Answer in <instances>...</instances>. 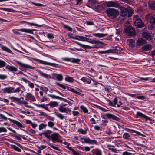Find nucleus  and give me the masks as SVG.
<instances>
[{"mask_svg":"<svg viewBox=\"0 0 155 155\" xmlns=\"http://www.w3.org/2000/svg\"><path fill=\"white\" fill-rule=\"evenodd\" d=\"M139 19H141L138 15H134L133 17V19L134 21H137Z\"/></svg>","mask_w":155,"mask_h":155,"instance_id":"nucleus-50","label":"nucleus"},{"mask_svg":"<svg viewBox=\"0 0 155 155\" xmlns=\"http://www.w3.org/2000/svg\"><path fill=\"white\" fill-rule=\"evenodd\" d=\"M52 76L56 78L57 80L61 81L63 80V77L61 74H58L56 73H53L52 74Z\"/></svg>","mask_w":155,"mask_h":155,"instance_id":"nucleus-20","label":"nucleus"},{"mask_svg":"<svg viewBox=\"0 0 155 155\" xmlns=\"http://www.w3.org/2000/svg\"><path fill=\"white\" fill-rule=\"evenodd\" d=\"M62 60L64 61H70L72 63H78L80 61L79 59H75L74 58H62Z\"/></svg>","mask_w":155,"mask_h":155,"instance_id":"nucleus-10","label":"nucleus"},{"mask_svg":"<svg viewBox=\"0 0 155 155\" xmlns=\"http://www.w3.org/2000/svg\"><path fill=\"white\" fill-rule=\"evenodd\" d=\"M7 130L6 128L3 127H0V133L3 132H7Z\"/></svg>","mask_w":155,"mask_h":155,"instance_id":"nucleus-57","label":"nucleus"},{"mask_svg":"<svg viewBox=\"0 0 155 155\" xmlns=\"http://www.w3.org/2000/svg\"><path fill=\"white\" fill-rule=\"evenodd\" d=\"M150 6L152 10H155V2H153L152 3L150 4Z\"/></svg>","mask_w":155,"mask_h":155,"instance_id":"nucleus-48","label":"nucleus"},{"mask_svg":"<svg viewBox=\"0 0 155 155\" xmlns=\"http://www.w3.org/2000/svg\"><path fill=\"white\" fill-rule=\"evenodd\" d=\"M146 43V41L142 38H139L137 42V45L140 46L144 45Z\"/></svg>","mask_w":155,"mask_h":155,"instance_id":"nucleus-21","label":"nucleus"},{"mask_svg":"<svg viewBox=\"0 0 155 155\" xmlns=\"http://www.w3.org/2000/svg\"><path fill=\"white\" fill-rule=\"evenodd\" d=\"M127 45H129V49L130 50H131L135 47V42L133 39H128L127 40Z\"/></svg>","mask_w":155,"mask_h":155,"instance_id":"nucleus-7","label":"nucleus"},{"mask_svg":"<svg viewBox=\"0 0 155 155\" xmlns=\"http://www.w3.org/2000/svg\"><path fill=\"white\" fill-rule=\"evenodd\" d=\"M6 64L5 62L0 59V68L5 67Z\"/></svg>","mask_w":155,"mask_h":155,"instance_id":"nucleus-41","label":"nucleus"},{"mask_svg":"<svg viewBox=\"0 0 155 155\" xmlns=\"http://www.w3.org/2000/svg\"><path fill=\"white\" fill-rule=\"evenodd\" d=\"M11 148L14 149L15 151H18L19 152H21V150L20 149L19 147H17L16 146L13 145H11Z\"/></svg>","mask_w":155,"mask_h":155,"instance_id":"nucleus-33","label":"nucleus"},{"mask_svg":"<svg viewBox=\"0 0 155 155\" xmlns=\"http://www.w3.org/2000/svg\"><path fill=\"white\" fill-rule=\"evenodd\" d=\"M13 87H10L4 88L3 90L4 93H13Z\"/></svg>","mask_w":155,"mask_h":155,"instance_id":"nucleus-19","label":"nucleus"},{"mask_svg":"<svg viewBox=\"0 0 155 155\" xmlns=\"http://www.w3.org/2000/svg\"><path fill=\"white\" fill-rule=\"evenodd\" d=\"M107 5L108 7H113L119 8L120 10V15L122 17H125L128 13V17H130L133 13V10L129 6L126 8L124 6H120V5L117 2L110 1L107 2Z\"/></svg>","mask_w":155,"mask_h":155,"instance_id":"nucleus-1","label":"nucleus"},{"mask_svg":"<svg viewBox=\"0 0 155 155\" xmlns=\"http://www.w3.org/2000/svg\"><path fill=\"white\" fill-rule=\"evenodd\" d=\"M49 96L54 99H61L60 97L58 96H56L54 95L48 94Z\"/></svg>","mask_w":155,"mask_h":155,"instance_id":"nucleus-52","label":"nucleus"},{"mask_svg":"<svg viewBox=\"0 0 155 155\" xmlns=\"http://www.w3.org/2000/svg\"><path fill=\"white\" fill-rule=\"evenodd\" d=\"M146 18L149 19L151 23L155 25V15H152L150 14H148L145 16Z\"/></svg>","mask_w":155,"mask_h":155,"instance_id":"nucleus-9","label":"nucleus"},{"mask_svg":"<svg viewBox=\"0 0 155 155\" xmlns=\"http://www.w3.org/2000/svg\"><path fill=\"white\" fill-rule=\"evenodd\" d=\"M81 80L86 84H90L91 82V80H93L90 77H83Z\"/></svg>","mask_w":155,"mask_h":155,"instance_id":"nucleus-16","label":"nucleus"},{"mask_svg":"<svg viewBox=\"0 0 155 155\" xmlns=\"http://www.w3.org/2000/svg\"><path fill=\"white\" fill-rule=\"evenodd\" d=\"M80 38L81 41H87L90 40V39L89 38H87L86 37L83 36H80Z\"/></svg>","mask_w":155,"mask_h":155,"instance_id":"nucleus-46","label":"nucleus"},{"mask_svg":"<svg viewBox=\"0 0 155 155\" xmlns=\"http://www.w3.org/2000/svg\"><path fill=\"white\" fill-rule=\"evenodd\" d=\"M41 89L46 93L48 91V89L46 87H42Z\"/></svg>","mask_w":155,"mask_h":155,"instance_id":"nucleus-64","label":"nucleus"},{"mask_svg":"<svg viewBox=\"0 0 155 155\" xmlns=\"http://www.w3.org/2000/svg\"><path fill=\"white\" fill-rule=\"evenodd\" d=\"M3 51L9 53H11L12 51L8 47L5 46H2L1 47Z\"/></svg>","mask_w":155,"mask_h":155,"instance_id":"nucleus-37","label":"nucleus"},{"mask_svg":"<svg viewBox=\"0 0 155 155\" xmlns=\"http://www.w3.org/2000/svg\"><path fill=\"white\" fill-rule=\"evenodd\" d=\"M7 76L5 75L0 74V79H5L7 78Z\"/></svg>","mask_w":155,"mask_h":155,"instance_id":"nucleus-59","label":"nucleus"},{"mask_svg":"<svg viewBox=\"0 0 155 155\" xmlns=\"http://www.w3.org/2000/svg\"><path fill=\"white\" fill-rule=\"evenodd\" d=\"M130 137V134L127 132L124 133L123 135V138L126 140L129 139Z\"/></svg>","mask_w":155,"mask_h":155,"instance_id":"nucleus-38","label":"nucleus"},{"mask_svg":"<svg viewBox=\"0 0 155 155\" xmlns=\"http://www.w3.org/2000/svg\"><path fill=\"white\" fill-rule=\"evenodd\" d=\"M21 103L23 104H24L25 105V106L28 108H33V107H31V106H29L27 105V104H28V102L27 101H22V103Z\"/></svg>","mask_w":155,"mask_h":155,"instance_id":"nucleus-47","label":"nucleus"},{"mask_svg":"<svg viewBox=\"0 0 155 155\" xmlns=\"http://www.w3.org/2000/svg\"><path fill=\"white\" fill-rule=\"evenodd\" d=\"M46 117L49 120L51 121H53L54 120V118L53 117H52L51 116L47 115Z\"/></svg>","mask_w":155,"mask_h":155,"instance_id":"nucleus-56","label":"nucleus"},{"mask_svg":"<svg viewBox=\"0 0 155 155\" xmlns=\"http://www.w3.org/2000/svg\"><path fill=\"white\" fill-rule=\"evenodd\" d=\"M28 86L32 88H34V83L31 82L30 81H29V82H28Z\"/></svg>","mask_w":155,"mask_h":155,"instance_id":"nucleus-58","label":"nucleus"},{"mask_svg":"<svg viewBox=\"0 0 155 155\" xmlns=\"http://www.w3.org/2000/svg\"><path fill=\"white\" fill-rule=\"evenodd\" d=\"M144 115L142 113L140 112H137L136 113V118H137L138 117H143L144 116Z\"/></svg>","mask_w":155,"mask_h":155,"instance_id":"nucleus-44","label":"nucleus"},{"mask_svg":"<svg viewBox=\"0 0 155 155\" xmlns=\"http://www.w3.org/2000/svg\"><path fill=\"white\" fill-rule=\"evenodd\" d=\"M137 12L140 13H141L143 12V9L142 7H139L137 8Z\"/></svg>","mask_w":155,"mask_h":155,"instance_id":"nucleus-63","label":"nucleus"},{"mask_svg":"<svg viewBox=\"0 0 155 155\" xmlns=\"http://www.w3.org/2000/svg\"><path fill=\"white\" fill-rule=\"evenodd\" d=\"M47 125L44 123H42L39 125V129L40 130H41L45 128Z\"/></svg>","mask_w":155,"mask_h":155,"instance_id":"nucleus-42","label":"nucleus"},{"mask_svg":"<svg viewBox=\"0 0 155 155\" xmlns=\"http://www.w3.org/2000/svg\"><path fill=\"white\" fill-rule=\"evenodd\" d=\"M65 80L67 81L71 82L73 81L74 79L72 77L67 76L65 78Z\"/></svg>","mask_w":155,"mask_h":155,"instance_id":"nucleus-40","label":"nucleus"},{"mask_svg":"<svg viewBox=\"0 0 155 155\" xmlns=\"http://www.w3.org/2000/svg\"><path fill=\"white\" fill-rule=\"evenodd\" d=\"M52 133V132L51 131L48 130L46 131L43 133V134L46 138L50 139L51 138L50 134Z\"/></svg>","mask_w":155,"mask_h":155,"instance_id":"nucleus-26","label":"nucleus"},{"mask_svg":"<svg viewBox=\"0 0 155 155\" xmlns=\"http://www.w3.org/2000/svg\"><path fill=\"white\" fill-rule=\"evenodd\" d=\"M8 129H9V130H10V131H11L13 133H15L14 134V136H18L19 135H18L17 133L16 132V131L12 130V129L11 128H8Z\"/></svg>","mask_w":155,"mask_h":155,"instance_id":"nucleus-61","label":"nucleus"},{"mask_svg":"<svg viewBox=\"0 0 155 155\" xmlns=\"http://www.w3.org/2000/svg\"><path fill=\"white\" fill-rule=\"evenodd\" d=\"M34 104L37 107L43 108L48 111H50L48 107H47V105H48V104L45 105L44 104H37L35 103H34Z\"/></svg>","mask_w":155,"mask_h":155,"instance_id":"nucleus-22","label":"nucleus"},{"mask_svg":"<svg viewBox=\"0 0 155 155\" xmlns=\"http://www.w3.org/2000/svg\"><path fill=\"white\" fill-rule=\"evenodd\" d=\"M63 25L64 26V27L65 29H67L68 30L70 31H72V28L71 27H70V26L67 25L65 24H64Z\"/></svg>","mask_w":155,"mask_h":155,"instance_id":"nucleus-43","label":"nucleus"},{"mask_svg":"<svg viewBox=\"0 0 155 155\" xmlns=\"http://www.w3.org/2000/svg\"><path fill=\"white\" fill-rule=\"evenodd\" d=\"M151 48V46L149 44H147L143 46L142 48V49L143 50L147 51Z\"/></svg>","mask_w":155,"mask_h":155,"instance_id":"nucleus-29","label":"nucleus"},{"mask_svg":"<svg viewBox=\"0 0 155 155\" xmlns=\"http://www.w3.org/2000/svg\"><path fill=\"white\" fill-rule=\"evenodd\" d=\"M55 114L60 119L63 120L64 119V116L62 114L58 112H55Z\"/></svg>","mask_w":155,"mask_h":155,"instance_id":"nucleus-32","label":"nucleus"},{"mask_svg":"<svg viewBox=\"0 0 155 155\" xmlns=\"http://www.w3.org/2000/svg\"><path fill=\"white\" fill-rule=\"evenodd\" d=\"M107 101L108 102V104L109 106L113 107H116L115 105L117 103L118 100L117 98H115L112 101L109 99L107 100Z\"/></svg>","mask_w":155,"mask_h":155,"instance_id":"nucleus-14","label":"nucleus"},{"mask_svg":"<svg viewBox=\"0 0 155 155\" xmlns=\"http://www.w3.org/2000/svg\"><path fill=\"white\" fill-rule=\"evenodd\" d=\"M34 60L35 61H36L40 63L45 64V65H49L50 66H51L53 67H56V66L58 65V64L54 63H51L50 62H47L43 61H42L41 60L38 59L36 58H34Z\"/></svg>","mask_w":155,"mask_h":155,"instance_id":"nucleus-6","label":"nucleus"},{"mask_svg":"<svg viewBox=\"0 0 155 155\" xmlns=\"http://www.w3.org/2000/svg\"><path fill=\"white\" fill-rule=\"evenodd\" d=\"M48 105H50L51 107H55L57 106L58 104L56 101H50Z\"/></svg>","mask_w":155,"mask_h":155,"instance_id":"nucleus-34","label":"nucleus"},{"mask_svg":"<svg viewBox=\"0 0 155 155\" xmlns=\"http://www.w3.org/2000/svg\"><path fill=\"white\" fill-rule=\"evenodd\" d=\"M106 12L108 17L112 19L116 18L119 14L118 10L113 8L107 9L106 11Z\"/></svg>","mask_w":155,"mask_h":155,"instance_id":"nucleus-2","label":"nucleus"},{"mask_svg":"<svg viewBox=\"0 0 155 155\" xmlns=\"http://www.w3.org/2000/svg\"><path fill=\"white\" fill-rule=\"evenodd\" d=\"M134 23L137 28H142L144 26V23L141 19H139L137 21H134Z\"/></svg>","mask_w":155,"mask_h":155,"instance_id":"nucleus-13","label":"nucleus"},{"mask_svg":"<svg viewBox=\"0 0 155 155\" xmlns=\"http://www.w3.org/2000/svg\"><path fill=\"white\" fill-rule=\"evenodd\" d=\"M93 35L95 36L98 37H104L106 36L107 35V34H102V33H93Z\"/></svg>","mask_w":155,"mask_h":155,"instance_id":"nucleus-28","label":"nucleus"},{"mask_svg":"<svg viewBox=\"0 0 155 155\" xmlns=\"http://www.w3.org/2000/svg\"><path fill=\"white\" fill-rule=\"evenodd\" d=\"M38 73L40 74V75L42 76V77L46 78H50V76L49 75L45 73H44L41 71H38Z\"/></svg>","mask_w":155,"mask_h":155,"instance_id":"nucleus-36","label":"nucleus"},{"mask_svg":"<svg viewBox=\"0 0 155 155\" xmlns=\"http://www.w3.org/2000/svg\"><path fill=\"white\" fill-rule=\"evenodd\" d=\"M87 130H84L80 128L78 130V132L83 134H86Z\"/></svg>","mask_w":155,"mask_h":155,"instance_id":"nucleus-45","label":"nucleus"},{"mask_svg":"<svg viewBox=\"0 0 155 155\" xmlns=\"http://www.w3.org/2000/svg\"><path fill=\"white\" fill-rule=\"evenodd\" d=\"M66 147L72 152V154L73 155H79V153H78L76 151L74 150L71 147L68 146H67Z\"/></svg>","mask_w":155,"mask_h":155,"instance_id":"nucleus-30","label":"nucleus"},{"mask_svg":"<svg viewBox=\"0 0 155 155\" xmlns=\"http://www.w3.org/2000/svg\"><path fill=\"white\" fill-rule=\"evenodd\" d=\"M75 42L80 46H81L83 48L85 49H90L91 48H98L99 47L97 45H94L92 46H90L88 45H82L77 41H75Z\"/></svg>","mask_w":155,"mask_h":155,"instance_id":"nucleus-11","label":"nucleus"},{"mask_svg":"<svg viewBox=\"0 0 155 155\" xmlns=\"http://www.w3.org/2000/svg\"><path fill=\"white\" fill-rule=\"evenodd\" d=\"M138 99H141L143 100H144L146 99L145 97L143 96H138L136 97Z\"/></svg>","mask_w":155,"mask_h":155,"instance_id":"nucleus-62","label":"nucleus"},{"mask_svg":"<svg viewBox=\"0 0 155 155\" xmlns=\"http://www.w3.org/2000/svg\"><path fill=\"white\" fill-rule=\"evenodd\" d=\"M95 154L96 155H102L101 150L98 149H96L95 150Z\"/></svg>","mask_w":155,"mask_h":155,"instance_id":"nucleus-53","label":"nucleus"},{"mask_svg":"<svg viewBox=\"0 0 155 155\" xmlns=\"http://www.w3.org/2000/svg\"><path fill=\"white\" fill-rule=\"evenodd\" d=\"M58 109L60 112L67 113H68V108L64 107L63 106H60Z\"/></svg>","mask_w":155,"mask_h":155,"instance_id":"nucleus-27","label":"nucleus"},{"mask_svg":"<svg viewBox=\"0 0 155 155\" xmlns=\"http://www.w3.org/2000/svg\"><path fill=\"white\" fill-rule=\"evenodd\" d=\"M125 32L128 36H133L135 34L134 30L132 27L129 26L125 29Z\"/></svg>","mask_w":155,"mask_h":155,"instance_id":"nucleus-3","label":"nucleus"},{"mask_svg":"<svg viewBox=\"0 0 155 155\" xmlns=\"http://www.w3.org/2000/svg\"><path fill=\"white\" fill-rule=\"evenodd\" d=\"M15 61L21 67L24 68H29L32 69H34L35 68L32 67L30 65L26 64H24L17 60H15Z\"/></svg>","mask_w":155,"mask_h":155,"instance_id":"nucleus-5","label":"nucleus"},{"mask_svg":"<svg viewBox=\"0 0 155 155\" xmlns=\"http://www.w3.org/2000/svg\"><path fill=\"white\" fill-rule=\"evenodd\" d=\"M88 42L90 43H91L92 44H96L95 45H97L98 46V45L99 44L103 43L101 41H99L98 40H95L94 39L91 40V41H88Z\"/></svg>","mask_w":155,"mask_h":155,"instance_id":"nucleus-24","label":"nucleus"},{"mask_svg":"<svg viewBox=\"0 0 155 155\" xmlns=\"http://www.w3.org/2000/svg\"><path fill=\"white\" fill-rule=\"evenodd\" d=\"M5 68L11 72H16L18 71V69L16 67L8 65L6 66Z\"/></svg>","mask_w":155,"mask_h":155,"instance_id":"nucleus-17","label":"nucleus"},{"mask_svg":"<svg viewBox=\"0 0 155 155\" xmlns=\"http://www.w3.org/2000/svg\"><path fill=\"white\" fill-rule=\"evenodd\" d=\"M27 96L28 98H30L31 101H35V99L34 97L30 93H28L27 94Z\"/></svg>","mask_w":155,"mask_h":155,"instance_id":"nucleus-35","label":"nucleus"},{"mask_svg":"<svg viewBox=\"0 0 155 155\" xmlns=\"http://www.w3.org/2000/svg\"><path fill=\"white\" fill-rule=\"evenodd\" d=\"M108 53H119L120 51V50L119 48V49L116 48H114L113 49H110L108 50Z\"/></svg>","mask_w":155,"mask_h":155,"instance_id":"nucleus-25","label":"nucleus"},{"mask_svg":"<svg viewBox=\"0 0 155 155\" xmlns=\"http://www.w3.org/2000/svg\"><path fill=\"white\" fill-rule=\"evenodd\" d=\"M27 24H29L31 26H37L38 27H41L43 25H38L36 24H34L33 23H31L30 22L27 23Z\"/></svg>","mask_w":155,"mask_h":155,"instance_id":"nucleus-54","label":"nucleus"},{"mask_svg":"<svg viewBox=\"0 0 155 155\" xmlns=\"http://www.w3.org/2000/svg\"><path fill=\"white\" fill-rule=\"evenodd\" d=\"M142 37L144 38L147 40H150L151 39V37L148 33L146 32H143L142 33Z\"/></svg>","mask_w":155,"mask_h":155,"instance_id":"nucleus-18","label":"nucleus"},{"mask_svg":"<svg viewBox=\"0 0 155 155\" xmlns=\"http://www.w3.org/2000/svg\"><path fill=\"white\" fill-rule=\"evenodd\" d=\"M18 31H21L22 32L28 33H32L34 31H35L34 29H22L18 30Z\"/></svg>","mask_w":155,"mask_h":155,"instance_id":"nucleus-23","label":"nucleus"},{"mask_svg":"<svg viewBox=\"0 0 155 155\" xmlns=\"http://www.w3.org/2000/svg\"><path fill=\"white\" fill-rule=\"evenodd\" d=\"M50 147L51 148H53V149H54V150H57L59 151H61V150L60 149L58 148L57 147L54 146H53V145H52L51 144H50Z\"/></svg>","mask_w":155,"mask_h":155,"instance_id":"nucleus-60","label":"nucleus"},{"mask_svg":"<svg viewBox=\"0 0 155 155\" xmlns=\"http://www.w3.org/2000/svg\"><path fill=\"white\" fill-rule=\"evenodd\" d=\"M51 137L52 142L55 143V141H58V140L59 138V136L57 133H54L52 134Z\"/></svg>","mask_w":155,"mask_h":155,"instance_id":"nucleus-15","label":"nucleus"},{"mask_svg":"<svg viewBox=\"0 0 155 155\" xmlns=\"http://www.w3.org/2000/svg\"><path fill=\"white\" fill-rule=\"evenodd\" d=\"M80 108L84 113H87L88 112L87 109L83 105H81L80 107Z\"/></svg>","mask_w":155,"mask_h":155,"instance_id":"nucleus-39","label":"nucleus"},{"mask_svg":"<svg viewBox=\"0 0 155 155\" xmlns=\"http://www.w3.org/2000/svg\"><path fill=\"white\" fill-rule=\"evenodd\" d=\"M104 118L106 117L109 119H112L113 120H117L119 119L116 116L109 113H106L104 115Z\"/></svg>","mask_w":155,"mask_h":155,"instance_id":"nucleus-12","label":"nucleus"},{"mask_svg":"<svg viewBox=\"0 0 155 155\" xmlns=\"http://www.w3.org/2000/svg\"><path fill=\"white\" fill-rule=\"evenodd\" d=\"M8 119L11 123L16 124V125L20 129H21L25 127L24 125H23L21 123L15 120L11 119L10 118H8Z\"/></svg>","mask_w":155,"mask_h":155,"instance_id":"nucleus-8","label":"nucleus"},{"mask_svg":"<svg viewBox=\"0 0 155 155\" xmlns=\"http://www.w3.org/2000/svg\"><path fill=\"white\" fill-rule=\"evenodd\" d=\"M54 125V123L52 121H49L48 123V126L51 128L53 127Z\"/></svg>","mask_w":155,"mask_h":155,"instance_id":"nucleus-51","label":"nucleus"},{"mask_svg":"<svg viewBox=\"0 0 155 155\" xmlns=\"http://www.w3.org/2000/svg\"><path fill=\"white\" fill-rule=\"evenodd\" d=\"M81 140H83L82 143L84 142L86 143H88L91 144H96L97 143V141L96 140H91L89 138H81Z\"/></svg>","mask_w":155,"mask_h":155,"instance_id":"nucleus-4","label":"nucleus"},{"mask_svg":"<svg viewBox=\"0 0 155 155\" xmlns=\"http://www.w3.org/2000/svg\"><path fill=\"white\" fill-rule=\"evenodd\" d=\"M56 84L63 89H65L66 88V86L63 84H61L58 82H56Z\"/></svg>","mask_w":155,"mask_h":155,"instance_id":"nucleus-49","label":"nucleus"},{"mask_svg":"<svg viewBox=\"0 0 155 155\" xmlns=\"http://www.w3.org/2000/svg\"><path fill=\"white\" fill-rule=\"evenodd\" d=\"M9 98L11 99L13 102L15 101L21 103V101L20 98L14 97H9Z\"/></svg>","mask_w":155,"mask_h":155,"instance_id":"nucleus-31","label":"nucleus"},{"mask_svg":"<svg viewBox=\"0 0 155 155\" xmlns=\"http://www.w3.org/2000/svg\"><path fill=\"white\" fill-rule=\"evenodd\" d=\"M21 91L20 88L19 87H17L16 89H15L14 87H13V93H18Z\"/></svg>","mask_w":155,"mask_h":155,"instance_id":"nucleus-55","label":"nucleus"}]
</instances>
